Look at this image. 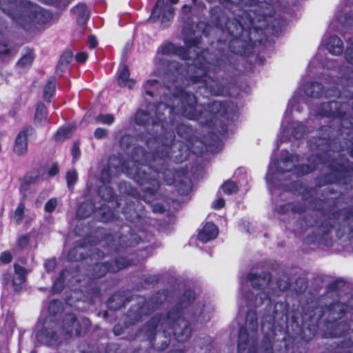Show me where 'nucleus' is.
<instances>
[{"mask_svg":"<svg viewBox=\"0 0 353 353\" xmlns=\"http://www.w3.org/2000/svg\"><path fill=\"white\" fill-rule=\"evenodd\" d=\"M302 312L289 311V304L278 301L272 314L264 313L261 319L263 337L261 343L263 353H274L273 343L276 332L284 334L293 343H307L323 329L322 338H339L350 330L353 323V307L339 301L321 305L318 301L305 303Z\"/></svg>","mask_w":353,"mask_h":353,"instance_id":"nucleus-1","label":"nucleus"},{"mask_svg":"<svg viewBox=\"0 0 353 353\" xmlns=\"http://www.w3.org/2000/svg\"><path fill=\"white\" fill-rule=\"evenodd\" d=\"M328 172L316 176L314 187H305L301 196L303 201H309L313 210L319 213L320 218L316 221V230L305 238L307 245L331 247L333 244L332 232L336 236L345 233L347 225V234L353 237V209L339 208L338 205L342 195L334 188H327L322 191V198H313L317 189L327 185L336 184L345 188H353V163L346 165L332 161L327 165Z\"/></svg>","mask_w":353,"mask_h":353,"instance_id":"nucleus-2","label":"nucleus"},{"mask_svg":"<svg viewBox=\"0 0 353 353\" xmlns=\"http://www.w3.org/2000/svg\"><path fill=\"white\" fill-rule=\"evenodd\" d=\"M169 152L159 156L151 157L150 152L143 147L136 146L132 152L131 162H121L118 161L117 165H113L112 161L117 158H110L106 168L102 171L104 181L109 182L110 179L121 172L133 179L139 186L143 193V200L148 203H152L157 199L160 190L159 178L161 175L168 185H174L176 192L181 196H188L192 190V181L188 176V168L170 170L167 168Z\"/></svg>","mask_w":353,"mask_h":353,"instance_id":"nucleus-3","label":"nucleus"},{"mask_svg":"<svg viewBox=\"0 0 353 353\" xmlns=\"http://www.w3.org/2000/svg\"><path fill=\"white\" fill-rule=\"evenodd\" d=\"M174 97L179 101L180 105H169V108L174 109L171 113H166L168 116V128L160 131L159 139H169V143L164 144L163 150H156L150 153L151 157H159L169 152V158H173L171 152L175 145V134L181 139L182 142L190 143L193 141L192 128L176 121L179 114L188 119L198 121L201 126L214 130L209 133V136L214 141L219 140L216 132L221 135L228 132V127L231 121L228 101H212L209 102L207 108H205L198 105V99L194 94L185 90L183 88L177 89Z\"/></svg>","mask_w":353,"mask_h":353,"instance_id":"nucleus-4","label":"nucleus"},{"mask_svg":"<svg viewBox=\"0 0 353 353\" xmlns=\"http://www.w3.org/2000/svg\"><path fill=\"white\" fill-rule=\"evenodd\" d=\"M196 299L194 290L185 289L165 314L157 313L146 322L143 330L151 348L157 352L164 351L170 345L171 336L179 343L190 338L192 328L185 314Z\"/></svg>","mask_w":353,"mask_h":353,"instance_id":"nucleus-5","label":"nucleus"},{"mask_svg":"<svg viewBox=\"0 0 353 353\" xmlns=\"http://www.w3.org/2000/svg\"><path fill=\"white\" fill-rule=\"evenodd\" d=\"M103 240V248L107 254L99 249H95L93 255L99 259H103L107 254L114 256L110 261L94 263L89 271L90 278L83 291L92 301L101 297V288L97 280L105 276L108 273L116 274L134 265L130 250L137 246L142 241L137 233L130 231L125 234L116 233L105 234Z\"/></svg>","mask_w":353,"mask_h":353,"instance_id":"nucleus-6","label":"nucleus"},{"mask_svg":"<svg viewBox=\"0 0 353 353\" xmlns=\"http://www.w3.org/2000/svg\"><path fill=\"white\" fill-rule=\"evenodd\" d=\"M224 63V59L220 52H210L208 49H203L196 52V57L192 63L183 65L176 61H168L165 65V73L176 81L184 76L188 81L192 83H201L199 88L204 90L200 94L209 97L210 95H221L224 87L216 74L219 72Z\"/></svg>","mask_w":353,"mask_h":353,"instance_id":"nucleus-7","label":"nucleus"},{"mask_svg":"<svg viewBox=\"0 0 353 353\" xmlns=\"http://www.w3.org/2000/svg\"><path fill=\"white\" fill-rule=\"evenodd\" d=\"M279 0H239V4L245 7H254V10H245L238 8L237 13H233V17H225L221 15L222 8L215 6L211 10L212 17L217 25L224 23L228 34L232 39L242 37L243 31L250 28L256 21L265 20V17L274 12V6Z\"/></svg>","mask_w":353,"mask_h":353,"instance_id":"nucleus-8","label":"nucleus"},{"mask_svg":"<svg viewBox=\"0 0 353 353\" xmlns=\"http://www.w3.org/2000/svg\"><path fill=\"white\" fill-rule=\"evenodd\" d=\"M0 10L28 33L35 34L45 29L52 19V13L26 0H0Z\"/></svg>","mask_w":353,"mask_h":353,"instance_id":"nucleus-9","label":"nucleus"},{"mask_svg":"<svg viewBox=\"0 0 353 353\" xmlns=\"http://www.w3.org/2000/svg\"><path fill=\"white\" fill-rule=\"evenodd\" d=\"M275 12L267 16L265 20L256 21L250 28L243 31L242 37L231 39L228 48L233 54L247 57L251 54L255 46L263 45L268 40L267 33L279 35L283 30L284 21L274 19Z\"/></svg>","mask_w":353,"mask_h":353,"instance_id":"nucleus-10","label":"nucleus"},{"mask_svg":"<svg viewBox=\"0 0 353 353\" xmlns=\"http://www.w3.org/2000/svg\"><path fill=\"white\" fill-rule=\"evenodd\" d=\"M319 136L312 137L308 141V147L312 152L307 158L310 165H314L315 170L319 165L327 163L337 159H330L336 152H341L347 147V143H342L339 137H335L336 131L331 125H323L319 128Z\"/></svg>","mask_w":353,"mask_h":353,"instance_id":"nucleus-11","label":"nucleus"},{"mask_svg":"<svg viewBox=\"0 0 353 353\" xmlns=\"http://www.w3.org/2000/svg\"><path fill=\"white\" fill-rule=\"evenodd\" d=\"M346 106V103L336 100L323 102L318 108L317 114L321 117L339 120L340 127L335 137H339L342 143H347V147L343 151L348 150L350 156L353 159V114H347Z\"/></svg>","mask_w":353,"mask_h":353,"instance_id":"nucleus-12","label":"nucleus"},{"mask_svg":"<svg viewBox=\"0 0 353 353\" xmlns=\"http://www.w3.org/2000/svg\"><path fill=\"white\" fill-rule=\"evenodd\" d=\"M168 296V290L161 289L154 292L149 299H143V301L132 305L126 313L125 323L131 325L143 321L158 310L165 302Z\"/></svg>","mask_w":353,"mask_h":353,"instance_id":"nucleus-13","label":"nucleus"},{"mask_svg":"<svg viewBox=\"0 0 353 353\" xmlns=\"http://www.w3.org/2000/svg\"><path fill=\"white\" fill-rule=\"evenodd\" d=\"M258 317L256 311L249 310L245 314V325L238 332L237 353H258Z\"/></svg>","mask_w":353,"mask_h":353,"instance_id":"nucleus-14","label":"nucleus"},{"mask_svg":"<svg viewBox=\"0 0 353 353\" xmlns=\"http://www.w3.org/2000/svg\"><path fill=\"white\" fill-rule=\"evenodd\" d=\"M173 108H169L167 103L161 102L157 104L155 118H152L148 111L138 110L135 114L134 121L138 125L150 130V134L155 139L160 138V131L168 128L167 114L171 113Z\"/></svg>","mask_w":353,"mask_h":353,"instance_id":"nucleus-15","label":"nucleus"},{"mask_svg":"<svg viewBox=\"0 0 353 353\" xmlns=\"http://www.w3.org/2000/svg\"><path fill=\"white\" fill-rule=\"evenodd\" d=\"M90 321L83 318L79 321L74 313H66L62 319V330L65 336H83L91 328Z\"/></svg>","mask_w":353,"mask_h":353,"instance_id":"nucleus-16","label":"nucleus"},{"mask_svg":"<svg viewBox=\"0 0 353 353\" xmlns=\"http://www.w3.org/2000/svg\"><path fill=\"white\" fill-rule=\"evenodd\" d=\"M161 15V23L163 25L170 23L174 18V8L165 0H157L154 6L150 19L153 22L157 21Z\"/></svg>","mask_w":353,"mask_h":353,"instance_id":"nucleus-17","label":"nucleus"},{"mask_svg":"<svg viewBox=\"0 0 353 353\" xmlns=\"http://www.w3.org/2000/svg\"><path fill=\"white\" fill-rule=\"evenodd\" d=\"M58 324L55 322H50L43 325L41 330L36 334L37 339L41 343L48 346L57 345L59 337L57 332Z\"/></svg>","mask_w":353,"mask_h":353,"instance_id":"nucleus-18","label":"nucleus"},{"mask_svg":"<svg viewBox=\"0 0 353 353\" xmlns=\"http://www.w3.org/2000/svg\"><path fill=\"white\" fill-rule=\"evenodd\" d=\"M35 134L34 129L30 126H25L15 139L13 151L19 156L25 154L28 151V136Z\"/></svg>","mask_w":353,"mask_h":353,"instance_id":"nucleus-19","label":"nucleus"},{"mask_svg":"<svg viewBox=\"0 0 353 353\" xmlns=\"http://www.w3.org/2000/svg\"><path fill=\"white\" fill-rule=\"evenodd\" d=\"M327 350L330 353H353V329L343 341L330 344Z\"/></svg>","mask_w":353,"mask_h":353,"instance_id":"nucleus-20","label":"nucleus"},{"mask_svg":"<svg viewBox=\"0 0 353 353\" xmlns=\"http://www.w3.org/2000/svg\"><path fill=\"white\" fill-rule=\"evenodd\" d=\"M272 279V274L269 272H263L261 274L250 272L246 276V279L251 283L252 287L259 290L268 286Z\"/></svg>","mask_w":353,"mask_h":353,"instance_id":"nucleus-21","label":"nucleus"},{"mask_svg":"<svg viewBox=\"0 0 353 353\" xmlns=\"http://www.w3.org/2000/svg\"><path fill=\"white\" fill-rule=\"evenodd\" d=\"M133 295L126 296L124 292L118 291L112 294L107 301V306L110 310H118L132 301Z\"/></svg>","mask_w":353,"mask_h":353,"instance_id":"nucleus-22","label":"nucleus"},{"mask_svg":"<svg viewBox=\"0 0 353 353\" xmlns=\"http://www.w3.org/2000/svg\"><path fill=\"white\" fill-rule=\"evenodd\" d=\"M14 274L12 281V288L15 292H20L23 289V285L26 282L28 272L26 268L18 263L14 265Z\"/></svg>","mask_w":353,"mask_h":353,"instance_id":"nucleus-23","label":"nucleus"},{"mask_svg":"<svg viewBox=\"0 0 353 353\" xmlns=\"http://www.w3.org/2000/svg\"><path fill=\"white\" fill-rule=\"evenodd\" d=\"M130 72L129 68L127 65H123L119 67L117 72V82L121 88L128 87L129 89H132L136 81L133 79L130 78Z\"/></svg>","mask_w":353,"mask_h":353,"instance_id":"nucleus-24","label":"nucleus"},{"mask_svg":"<svg viewBox=\"0 0 353 353\" xmlns=\"http://www.w3.org/2000/svg\"><path fill=\"white\" fill-rule=\"evenodd\" d=\"M219 230L212 222H207L198 232L197 239L203 243H207L217 237Z\"/></svg>","mask_w":353,"mask_h":353,"instance_id":"nucleus-25","label":"nucleus"},{"mask_svg":"<svg viewBox=\"0 0 353 353\" xmlns=\"http://www.w3.org/2000/svg\"><path fill=\"white\" fill-rule=\"evenodd\" d=\"M71 12L76 16L78 25L85 26L90 18V10L84 3H79L71 10Z\"/></svg>","mask_w":353,"mask_h":353,"instance_id":"nucleus-26","label":"nucleus"},{"mask_svg":"<svg viewBox=\"0 0 353 353\" xmlns=\"http://www.w3.org/2000/svg\"><path fill=\"white\" fill-rule=\"evenodd\" d=\"M325 47L333 55L341 54L344 50L343 42L337 35L330 36L327 39Z\"/></svg>","mask_w":353,"mask_h":353,"instance_id":"nucleus-27","label":"nucleus"},{"mask_svg":"<svg viewBox=\"0 0 353 353\" xmlns=\"http://www.w3.org/2000/svg\"><path fill=\"white\" fill-rule=\"evenodd\" d=\"M303 90L307 96L319 99L323 94L324 87L321 83L310 81L305 84Z\"/></svg>","mask_w":353,"mask_h":353,"instance_id":"nucleus-28","label":"nucleus"},{"mask_svg":"<svg viewBox=\"0 0 353 353\" xmlns=\"http://www.w3.org/2000/svg\"><path fill=\"white\" fill-rule=\"evenodd\" d=\"M95 211V203L91 200H86L79 206L77 210V216L79 219H84L89 217Z\"/></svg>","mask_w":353,"mask_h":353,"instance_id":"nucleus-29","label":"nucleus"},{"mask_svg":"<svg viewBox=\"0 0 353 353\" xmlns=\"http://www.w3.org/2000/svg\"><path fill=\"white\" fill-rule=\"evenodd\" d=\"M57 78L55 76H51L47 80L43 92V98L50 103L56 94Z\"/></svg>","mask_w":353,"mask_h":353,"instance_id":"nucleus-30","label":"nucleus"},{"mask_svg":"<svg viewBox=\"0 0 353 353\" xmlns=\"http://www.w3.org/2000/svg\"><path fill=\"white\" fill-rule=\"evenodd\" d=\"M98 194L105 201H112L117 195L113 188L108 185H103L99 188Z\"/></svg>","mask_w":353,"mask_h":353,"instance_id":"nucleus-31","label":"nucleus"},{"mask_svg":"<svg viewBox=\"0 0 353 353\" xmlns=\"http://www.w3.org/2000/svg\"><path fill=\"white\" fill-rule=\"evenodd\" d=\"M122 212L125 215V218L132 222L139 217V215L135 209L134 202L127 203L123 208Z\"/></svg>","mask_w":353,"mask_h":353,"instance_id":"nucleus-32","label":"nucleus"},{"mask_svg":"<svg viewBox=\"0 0 353 353\" xmlns=\"http://www.w3.org/2000/svg\"><path fill=\"white\" fill-rule=\"evenodd\" d=\"M48 111L43 103H39L36 108L34 121L35 123H41L47 121Z\"/></svg>","mask_w":353,"mask_h":353,"instance_id":"nucleus-33","label":"nucleus"},{"mask_svg":"<svg viewBox=\"0 0 353 353\" xmlns=\"http://www.w3.org/2000/svg\"><path fill=\"white\" fill-rule=\"evenodd\" d=\"M160 281L159 274H148L141 277V283L143 288L147 289L157 285Z\"/></svg>","mask_w":353,"mask_h":353,"instance_id":"nucleus-34","label":"nucleus"},{"mask_svg":"<svg viewBox=\"0 0 353 353\" xmlns=\"http://www.w3.org/2000/svg\"><path fill=\"white\" fill-rule=\"evenodd\" d=\"M34 59V55L33 50L30 48H27L26 53L19 59L17 64L20 68L29 67L32 65Z\"/></svg>","mask_w":353,"mask_h":353,"instance_id":"nucleus-35","label":"nucleus"},{"mask_svg":"<svg viewBox=\"0 0 353 353\" xmlns=\"http://www.w3.org/2000/svg\"><path fill=\"white\" fill-rule=\"evenodd\" d=\"M83 248V245L76 246L72 248L68 254V259L70 261H81L87 258L85 253L80 252L79 250Z\"/></svg>","mask_w":353,"mask_h":353,"instance_id":"nucleus-36","label":"nucleus"},{"mask_svg":"<svg viewBox=\"0 0 353 353\" xmlns=\"http://www.w3.org/2000/svg\"><path fill=\"white\" fill-rule=\"evenodd\" d=\"M72 132L71 127H61L54 134V138L56 141H63L65 139H70Z\"/></svg>","mask_w":353,"mask_h":353,"instance_id":"nucleus-37","label":"nucleus"},{"mask_svg":"<svg viewBox=\"0 0 353 353\" xmlns=\"http://www.w3.org/2000/svg\"><path fill=\"white\" fill-rule=\"evenodd\" d=\"M297 176H303L315 171L314 165L310 164H296L293 165Z\"/></svg>","mask_w":353,"mask_h":353,"instance_id":"nucleus-38","label":"nucleus"},{"mask_svg":"<svg viewBox=\"0 0 353 353\" xmlns=\"http://www.w3.org/2000/svg\"><path fill=\"white\" fill-rule=\"evenodd\" d=\"M98 215L99 220L102 222H108L114 218V212L112 209L105 205L99 208Z\"/></svg>","mask_w":353,"mask_h":353,"instance_id":"nucleus-39","label":"nucleus"},{"mask_svg":"<svg viewBox=\"0 0 353 353\" xmlns=\"http://www.w3.org/2000/svg\"><path fill=\"white\" fill-rule=\"evenodd\" d=\"M72 58H73V54L71 50H68L64 51L59 60V62H58V64L57 66V69L62 70V68L67 67L71 62Z\"/></svg>","mask_w":353,"mask_h":353,"instance_id":"nucleus-40","label":"nucleus"},{"mask_svg":"<svg viewBox=\"0 0 353 353\" xmlns=\"http://www.w3.org/2000/svg\"><path fill=\"white\" fill-rule=\"evenodd\" d=\"M223 192L227 195H231L239 191V187L235 182L231 179L226 180L221 185Z\"/></svg>","mask_w":353,"mask_h":353,"instance_id":"nucleus-41","label":"nucleus"},{"mask_svg":"<svg viewBox=\"0 0 353 353\" xmlns=\"http://www.w3.org/2000/svg\"><path fill=\"white\" fill-rule=\"evenodd\" d=\"M26 205L25 201H21L14 212V220L16 223H21L24 218Z\"/></svg>","mask_w":353,"mask_h":353,"instance_id":"nucleus-42","label":"nucleus"},{"mask_svg":"<svg viewBox=\"0 0 353 353\" xmlns=\"http://www.w3.org/2000/svg\"><path fill=\"white\" fill-rule=\"evenodd\" d=\"M63 310V303L57 299H52L48 305V312L50 314L56 316Z\"/></svg>","mask_w":353,"mask_h":353,"instance_id":"nucleus-43","label":"nucleus"},{"mask_svg":"<svg viewBox=\"0 0 353 353\" xmlns=\"http://www.w3.org/2000/svg\"><path fill=\"white\" fill-rule=\"evenodd\" d=\"M306 126L301 122L294 124L292 127V134L296 139H300L305 134Z\"/></svg>","mask_w":353,"mask_h":353,"instance_id":"nucleus-44","label":"nucleus"},{"mask_svg":"<svg viewBox=\"0 0 353 353\" xmlns=\"http://www.w3.org/2000/svg\"><path fill=\"white\" fill-rule=\"evenodd\" d=\"M67 186L70 190H72L78 180L77 172L75 170H70L66 173Z\"/></svg>","mask_w":353,"mask_h":353,"instance_id":"nucleus-45","label":"nucleus"},{"mask_svg":"<svg viewBox=\"0 0 353 353\" xmlns=\"http://www.w3.org/2000/svg\"><path fill=\"white\" fill-rule=\"evenodd\" d=\"M176 48V45L172 42H167L161 45L158 51L163 55H174Z\"/></svg>","mask_w":353,"mask_h":353,"instance_id":"nucleus-46","label":"nucleus"},{"mask_svg":"<svg viewBox=\"0 0 353 353\" xmlns=\"http://www.w3.org/2000/svg\"><path fill=\"white\" fill-rule=\"evenodd\" d=\"M219 2L225 9L228 10L232 14L230 18L233 17V13H237V9L239 8L238 3L234 0H219Z\"/></svg>","mask_w":353,"mask_h":353,"instance_id":"nucleus-47","label":"nucleus"},{"mask_svg":"<svg viewBox=\"0 0 353 353\" xmlns=\"http://www.w3.org/2000/svg\"><path fill=\"white\" fill-rule=\"evenodd\" d=\"M79 350L81 353H102L97 345L91 343H81Z\"/></svg>","mask_w":353,"mask_h":353,"instance_id":"nucleus-48","label":"nucleus"},{"mask_svg":"<svg viewBox=\"0 0 353 353\" xmlns=\"http://www.w3.org/2000/svg\"><path fill=\"white\" fill-rule=\"evenodd\" d=\"M115 118L112 114H99L95 117L97 123L111 125L114 122Z\"/></svg>","mask_w":353,"mask_h":353,"instance_id":"nucleus-49","label":"nucleus"},{"mask_svg":"<svg viewBox=\"0 0 353 353\" xmlns=\"http://www.w3.org/2000/svg\"><path fill=\"white\" fill-rule=\"evenodd\" d=\"M174 55L179 56L184 61L190 60L192 59L190 55V50L185 46H176Z\"/></svg>","mask_w":353,"mask_h":353,"instance_id":"nucleus-50","label":"nucleus"},{"mask_svg":"<svg viewBox=\"0 0 353 353\" xmlns=\"http://www.w3.org/2000/svg\"><path fill=\"white\" fill-rule=\"evenodd\" d=\"M133 142V137L130 134L123 135L119 141L120 147L122 149H128L131 147Z\"/></svg>","mask_w":353,"mask_h":353,"instance_id":"nucleus-51","label":"nucleus"},{"mask_svg":"<svg viewBox=\"0 0 353 353\" xmlns=\"http://www.w3.org/2000/svg\"><path fill=\"white\" fill-rule=\"evenodd\" d=\"M292 285L290 279L288 276L285 279L279 278L276 281V286L281 291H285L290 288Z\"/></svg>","mask_w":353,"mask_h":353,"instance_id":"nucleus-52","label":"nucleus"},{"mask_svg":"<svg viewBox=\"0 0 353 353\" xmlns=\"http://www.w3.org/2000/svg\"><path fill=\"white\" fill-rule=\"evenodd\" d=\"M201 43V39L197 37L185 38L184 39L185 46L190 50L192 48H198V46Z\"/></svg>","mask_w":353,"mask_h":353,"instance_id":"nucleus-53","label":"nucleus"},{"mask_svg":"<svg viewBox=\"0 0 353 353\" xmlns=\"http://www.w3.org/2000/svg\"><path fill=\"white\" fill-rule=\"evenodd\" d=\"M58 205L57 199L55 197L50 199L45 204L44 210L48 213H52L54 211Z\"/></svg>","mask_w":353,"mask_h":353,"instance_id":"nucleus-54","label":"nucleus"},{"mask_svg":"<svg viewBox=\"0 0 353 353\" xmlns=\"http://www.w3.org/2000/svg\"><path fill=\"white\" fill-rule=\"evenodd\" d=\"M49 3L57 8L61 10H65L66 8L70 4V1L68 0H48Z\"/></svg>","mask_w":353,"mask_h":353,"instance_id":"nucleus-55","label":"nucleus"},{"mask_svg":"<svg viewBox=\"0 0 353 353\" xmlns=\"http://www.w3.org/2000/svg\"><path fill=\"white\" fill-rule=\"evenodd\" d=\"M323 94L325 95V97L327 99L332 97L339 98L341 96V92L336 88L332 87L325 91L323 90Z\"/></svg>","mask_w":353,"mask_h":353,"instance_id":"nucleus-56","label":"nucleus"},{"mask_svg":"<svg viewBox=\"0 0 353 353\" xmlns=\"http://www.w3.org/2000/svg\"><path fill=\"white\" fill-rule=\"evenodd\" d=\"M158 83H159V81L156 80V79L148 80L145 82V83L143 85L145 94L152 97L154 94H153L152 91L150 90V88L154 86V85L157 84Z\"/></svg>","mask_w":353,"mask_h":353,"instance_id":"nucleus-57","label":"nucleus"},{"mask_svg":"<svg viewBox=\"0 0 353 353\" xmlns=\"http://www.w3.org/2000/svg\"><path fill=\"white\" fill-rule=\"evenodd\" d=\"M71 153L72 156L73 162L76 161L81 156V150L79 144L77 142H74L72 145Z\"/></svg>","mask_w":353,"mask_h":353,"instance_id":"nucleus-58","label":"nucleus"},{"mask_svg":"<svg viewBox=\"0 0 353 353\" xmlns=\"http://www.w3.org/2000/svg\"><path fill=\"white\" fill-rule=\"evenodd\" d=\"M94 136L97 139H102L108 136V130L103 128H97L95 129Z\"/></svg>","mask_w":353,"mask_h":353,"instance_id":"nucleus-59","label":"nucleus"},{"mask_svg":"<svg viewBox=\"0 0 353 353\" xmlns=\"http://www.w3.org/2000/svg\"><path fill=\"white\" fill-rule=\"evenodd\" d=\"M299 160V156L290 154L288 151L285 155H282L281 161L283 163L294 162Z\"/></svg>","mask_w":353,"mask_h":353,"instance_id":"nucleus-60","label":"nucleus"},{"mask_svg":"<svg viewBox=\"0 0 353 353\" xmlns=\"http://www.w3.org/2000/svg\"><path fill=\"white\" fill-rule=\"evenodd\" d=\"M29 243V236L26 235L20 236L17 241V246L21 248H24L28 246Z\"/></svg>","mask_w":353,"mask_h":353,"instance_id":"nucleus-61","label":"nucleus"},{"mask_svg":"<svg viewBox=\"0 0 353 353\" xmlns=\"http://www.w3.org/2000/svg\"><path fill=\"white\" fill-rule=\"evenodd\" d=\"M345 58L347 63L353 65V47H347L345 52ZM353 74V70L352 71Z\"/></svg>","mask_w":353,"mask_h":353,"instance_id":"nucleus-62","label":"nucleus"},{"mask_svg":"<svg viewBox=\"0 0 353 353\" xmlns=\"http://www.w3.org/2000/svg\"><path fill=\"white\" fill-rule=\"evenodd\" d=\"M88 58V54L85 52H77L75 55V60L77 63H84Z\"/></svg>","mask_w":353,"mask_h":353,"instance_id":"nucleus-63","label":"nucleus"},{"mask_svg":"<svg viewBox=\"0 0 353 353\" xmlns=\"http://www.w3.org/2000/svg\"><path fill=\"white\" fill-rule=\"evenodd\" d=\"M12 260V255L8 251H5L1 254L0 261L3 263H9Z\"/></svg>","mask_w":353,"mask_h":353,"instance_id":"nucleus-64","label":"nucleus"}]
</instances>
